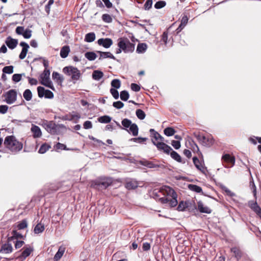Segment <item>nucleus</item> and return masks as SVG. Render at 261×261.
<instances>
[{"label": "nucleus", "mask_w": 261, "mask_h": 261, "mask_svg": "<svg viewBox=\"0 0 261 261\" xmlns=\"http://www.w3.org/2000/svg\"><path fill=\"white\" fill-rule=\"evenodd\" d=\"M8 107L7 105L0 106V113L4 114L7 113Z\"/></svg>", "instance_id": "nucleus-63"}, {"label": "nucleus", "mask_w": 261, "mask_h": 261, "mask_svg": "<svg viewBox=\"0 0 261 261\" xmlns=\"http://www.w3.org/2000/svg\"><path fill=\"white\" fill-rule=\"evenodd\" d=\"M147 138H142V137H138V138H134L130 139V141H134L135 142H138L139 143H143L145 141L147 140Z\"/></svg>", "instance_id": "nucleus-51"}, {"label": "nucleus", "mask_w": 261, "mask_h": 261, "mask_svg": "<svg viewBox=\"0 0 261 261\" xmlns=\"http://www.w3.org/2000/svg\"><path fill=\"white\" fill-rule=\"evenodd\" d=\"M44 225L41 223L37 224L34 229V232L36 234H39L42 232L44 230Z\"/></svg>", "instance_id": "nucleus-34"}, {"label": "nucleus", "mask_w": 261, "mask_h": 261, "mask_svg": "<svg viewBox=\"0 0 261 261\" xmlns=\"http://www.w3.org/2000/svg\"><path fill=\"white\" fill-rule=\"evenodd\" d=\"M193 163L194 164V165L195 166V167H196V168L197 169H198L199 170L201 171L202 172H203V167L202 166V165H201L200 161L199 160V159H198L197 157L196 156H194L193 158Z\"/></svg>", "instance_id": "nucleus-29"}, {"label": "nucleus", "mask_w": 261, "mask_h": 261, "mask_svg": "<svg viewBox=\"0 0 261 261\" xmlns=\"http://www.w3.org/2000/svg\"><path fill=\"white\" fill-rule=\"evenodd\" d=\"M44 96L46 98H52L54 97V94L51 91L45 90Z\"/></svg>", "instance_id": "nucleus-61"}, {"label": "nucleus", "mask_w": 261, "mask_h": 261, "mask_svg": "<svg viewBox=\"0 0 261 261\" xmlns=\"http://www.w3.org/2000/svg\"><path fill=\"white\" fill-rule=\"evenodd\" d=\"M95 39V34L93 32L89 33L85 35V41L87 42H92Z\"/></svg>", "instance_id": "nucleus-33"}, {"label": "nucleus", "mask_w": 261, "mask_h": 261, "mask_svg": "<svg viewBox=\"0 0 261 261\" xmlns=\"http://www.w3.org/2000/svg\"><path fill=\"white\" fill-rule=\"evenodd\" d=\"M129 95L128 92L126 90L122 91L120 92V97L123 101H127L129 98Z\"/></svg>", "instance_id": "nucleus-41"}, {"label": "nucleus", "mask_w": 261, "mask_h": 261, "mask_svg": "<svg viewBox=\"0 0 261 261\" xmlns=\"http://www.w3.org/2000/svg\"><path fill=\"white\" fill-rule=\"evenodd\" d=\"M52 77L54 80H56L58 84H61L63 81L64 78L63 76L60 75L58 72L54 71L52 74Z\"/></svg>", "instance_id": "nucleus-28"}, {"label": "nucleus", "mask_w": 261, "mask_h": 261, "mask_svg": "<svg viewBox=\"0 0 261 261\" xmlns=\"http://www.w3.org/2000/svg\"><path fill=\"white\" fill-rule=\"evenodd\" d=\"M152 5V0H147L144 6L145 10H149L151 8Z\"/></svg>", "instance_id": "nucleus-58"}, {"label": "nucleus", "mask_w": 261, "mask_h": 261, "mask_svg": "<svg viewBox=\"0 0 261 261\" xmlns=\"http://www.w3.org/2000/svg\"><path fill=\"white\" fill-rule=\"evenodd\" d=\"M33 248L31 247H27L22 252L21 255L19 256L20 258H25L27 257L30 255L31 253L33 251Z\"/></svg>", "instance_id": "nucleus-31"}, {"label": "nucleus", "mask_w": 261, "mask_h": 261, "mask_svg": "<svg viewBox=\"0 0 261 261\" xmlns=\"http://www.w3.org/2000/svg\"><path fill=\"white\" fill-rule=\"evenodd\" d=\"M138 186L137 181L134 180L127 181L125 184V187L128 190L135 189Z\"/></svg>", "instance_id": "nucleus-23"}, {"label": "nucleus", "mask_w": 261, "mask_h": 261, "mask_svg": "<svg viewBox=\"0 0 261 261\" xmlns=\"http://www.w3.org/2000/svg\"><path fill=\"white\" fill-rule=\"evenodd\" d=\"M112 118L108 115H104L99 117L98 118V120L101 123H108L111 122Z\"/></svg>", "instance_id": "nucleus-35"}, {"label": "nucleus", "mask_w": 261, "mask_h": 261, "mask_svg": "<svg viewBox=\"0 0 261 261\" xmlns=\"http://www.w3.org/2000/svg\"><path fill=\"white\" fill-rule=\"evenodd\" d=\"M171 144L175 149H178L181 146L179 141L172 140Z\"/></svg>", "instance_id": "nucleus-57"}, {"label": "nucleus", "mask_w": 261, "mask_h": 261, "mask_svg": "<svg viewBox=\"0 0 261 261\" xmlns=\"http://www.w3.org/2000/svg\"><path fill=\"white\" fill-rule=\"evenodd\" d=\"M24 28L22 27H17L16 29V33L18 35H23L24 32Z\"/></svg>", "instance_id": "nucleus-64"}, {"label": "nucleus", "mask_w": 261, "mask_h": 261, "mask_svg": "<svg viewBox=\"0 0 261 261\" xmlns=\"http://www.w3.org/2000/svg\"><path fill=\"white\" fill-rule=\"evenodd\" d=\"M131 89L135 92H138L140 90V86L135 83H132L130 85Z\"/></svg>", "instance_id": "nucleus-60"}, {"label": "nucleus", "mask_w": 261, "mask_h": 261, "mask_svg": "<svg viewBox=\"0 0 261 261\" xmlns=\"http://www.w3.org/2000/svg\"><path fill=\"white\" fill-rule=\"evenodd\" d=\"M23 96L26 100L30 101L32 98V93L30 90L26 89L23 93Z\"/></svg>", "instance_id": "nucleus-39"}, {"label": "nucleus", "mask_w": 261, "mask_h": 261, "mask_svg": "<svg viewBox=\"0 0 261 261\" xmlns=\"http://www.w3.org/2000/svg\"><path fill=\"white\" fill-rule=\"evenodd\" d=\"M101 19L106 23H111L113 20L111 16L108 14H103L101 16Z\"/></svg>", "instance_id": "nucleus-42"}, {"label": "nucleus", "mask_w": 261, "mask_h": 261, "mask_svg": "<svg viewBox=\"0 0 261 261\" xmlns=\"http://www.w3.org/2000/svg\"><path fill=\"white\" fill-rule=\"evenodd\" d=\"M81 118V116L79 114L75 113L70 115V121H73L74 123H77Z\"/></svg>", "instance_id": "nucleus-49"}, {"label": "nucleus", "mask_w": 261, "mask_h": 261, "mask_svg": "<svg viewBox=\"0 0 261 261\" xmlns=\"http://www.w3.org/2000/svg\"><path fill=\"white\" fill-rule=\"evenodd\" d=\"M31 130L33 136L35 138H40L42 136V132L40 127L36 125L32 124Z\"/></svg>", "instance_id": "nucleus-16"}, {"label": "nucleus", "mask_w": 261, "mask_h": 261, "mask_svg": "<svg viewBox=\"0 0 261 261\" xmlns=\"http://www.w3.org/2000/svg\"><path fill=\"white\" fill-rule=\"evenodd\" d=\"M188 207V203L187 202H185L184 201H181L178 204L177 210L178 211H185L186 208Z\"/></svg>", "instance_id": "nucleus-38"}, {"label": "nucleus", "mask_w": 261, "mask_h": 261, "mask_svg": "<svg viewBox=\"0 0 261 261\" xmlns=\"http://www.w3.org/2000/svg\"><path fill=\"white\" fill-rule=\"evenodd\" d=\"M50 148V146L46 144H42L41 147H40L38 152L41 154H43L45 153L49 148Z\"/></svg>", "instance_id": "nucleus-44"}, {"label": "nucleus", "mask_w": 261, "mask_h": 261, "mask_svg": "<svg viewBox=\"0 0 261 261\" xmlns=\"http://www.w3.org/2000/svg\"><path fill=\"white\" fill-rule=\"evenodd\" d=\"M136 115L138 119L143 120L145 119L146 114L141 109H137L136 111Z\"/></svg>", "instance_id": "nucleus-40"}, {"label": "nucleus", "mask_w": 261, "mask_h": 261, "mask_svg": "<svg viewBox=\"0 0 261 261\" xmlns=\"http://www.w3.org/2000/svg\"><path fill=\"white\" fill-rule=\"evenodd\" d=\"M24 73H22V74H17V73H16V74H14L12 76V81L15 83H18L19 82V81H21V77H22V75H24Z\"/></svg>", "instance_id": "nucleus-46"}, {"label": "nucleus", "mask_w": 261, "mask_h": 261, "mask_svg": "<svg viewBox=\"0 0 261 261\" xmlns=\"http://www.w3.org/2000/svg\"><path fill=\"white\" fill-rule=\"evenodd\" d=\"M84 128L85 129H90L92 127V124L90 121H86L83 124Z\"/></svg>", "instance_id": "nucleus-62"}, {"label": "nucleus", "mask_w": 261, "mask_h": 261, "mask_svg": "<svg viewBox=\"0 0 261 261\" xmlns=\"http://www.w3.org/2000/svg\"><path fill=\"white\" fill-rule=\"evenodd\" d=\"M110 93L115 99H117L119 98V92L118 90L114 88H111L110 89Z\"/></svg>", "instance_id": "nucleus-55"}, {"label": "nucleus", "mask_w": 261, "mask_h": 261, "mask_svg": "<svg viewBox=\"0 0 261 261\" xmlns=\"http://www.w3.org/2000/svg\"><path fill=\"white\" fill-rule=\"evenodd\" d=\"M122 129L126 130L128 133L132 134L133 136H137L138 134L139 128L136 123H132V121L127 118L122 119L121 121Z\"/></svg>", "instance_id": "nucleus-7"}, {"label": "nucleus", "mask_w": 261, "mask_h": 261, "mask_svg": "<svg viewBox=\"0 0 261 261\" xmlns=\"http://www.w3.org/2000/svg\"><path fill=\"white\" fill-rule=\"evenodd\" d=\"M147 45L145 43H139L137 47L136 52L138 54H143L147 49Z\"/></svg>", "instance_id": "nucleus-25"}, {"label": "nucleus", "mask_w": 261, "mask_h": 261, "mask_svg": "<svg viewBox=\"0 0 261 261\" xmlns=\"http://www.w3.org/2000/svg\"><path fill=\"white\" fill-rule=\"evenodd\" d=\"M20 45L22 47V50L19 56L20 59H23L25 58L27 54L29 48V45L28 43L24 42H21L20 43Z\"/></svg>", "instance_id": "nucleus-14"}, {"label": "nucleus", "mask_w": 261, "mask_h": 261, "mask_svg": "<svg viewBox=\"0 0 261 261\" xmlns=\"http://www.w3.org/2000/svg\"><path fill=\"white\" fill-rule=\"evenodd\" d=\"M65 251V247L64 246H60L58 249V251L56 253L54 257L55 261L59 260L63 256Z\"/></svg>", "instance_id": "nucleus-22"}, {"label": "nucleus", "mask_w": 261, "mask_h": 261, "mask_svg": "<svg viewBox=\"0 0 261 261\" xmlns=\"http://www.w3.org/2000/svg\"><path fill=\"white\" fill-rule=\"evenodd\" d=\"M188 187L190 190L195 192L198 193H201L202 192V188L200 187L195 185L190 184V185H189Z\"/></svg>", "instance_id": "nucleus-37"}, {"label": "nucleus", "mask_w": 261, "mask_h": 261, "mask_svg": "<svg viewBox=\"0 0 261 261\" xmlns=\"http://www.w3.org/2000/svg\"><path fill=\"white\" fill-rule=\"evenodd\" d=\"M113 181V178L111 177H101L92 181L91 184V186L98 190H102L111 186Z\"/></svg>", "instance_id": "nucleus-6"}, {"label": "nucleus", "mask_w": 261, "mask_h": 261, "mask_svg": "<svg viewBox=\"0 0 261 261\" xmlns=\"http://www.w3.org/2000/svg\"><path fill=\"white\" fill-rule=\"evenodd\" d=\"M250 189L252 190V192L253 193V195L255 197H256V188L253 179L250 181Z\"/></svg>", "instance_id": "nucleus-54"}, {"label": "nucleus", "mask_w": 261, "mask_h": 261, "mask_svg": "<svg viewBox=\"0 0 261 261\" xmlns=\"http://www.w3.org/2000/svg\"><path fill=\"white\" fill-rule=\"evenodd\" d=\"M97 43L99 45H101L104 47L108 48L110 47L113 44V41L110 38H100L98 40Z\"/></svg>", "instance_id": "nucleus-13"}, {"label": "nucleus", "mask_w": 261, "mask_h": 261, "mask_svg": "<svg viewBox=\"0 0 261 261\" xmlns=\"http://www.w3.org/2000/svg\"><path fill=\"white\" fill-rule=\"evenodd\" d=\"M197 204L198 209L200 213L206 214H210L211 213V210L208 207L204 206L202 201H198Z\"/></svg>", "instance_id": "nucleus-20"}, {"label": "nucleus", "mask_w": 261, "mask_h": 261, "mask_svg": "<svg viewBox=\"0 0 261 261\" xmlns=\"http://www.w3.org/2000/svg\"><path fill=\"white\" fill-rule=\"evenodd\" d=\"M159 192L165 196L160 198V201L162 203L168 204L171 207H175L177 205L178 203L177 194L172 188L169 186H163Z\"/></svg>", "instance_id": "nucleus-1"}, {"label": "nucleus", "mask_w": 261, "mask_h": 261, "mask_svg": "<svg viewBox=\"0 0 261 261\" xmlns=\"http://www.w3.org/2000/svg\"><path fill=\"white\" fill-rule=\"evenodd\" d=\"M166 5V3L165 1H160L157 2L154 5V8L156 9H160L163 7H164Z\"/></svg>", "instance_id": "nucleus-48"}, {"label": "nucleus", "mask_w": 261, "mask_h": 261, "mask_svg": "<svg viewBox=\"0 0 261 261\" xmlns=\"http://www.w3.org/2000/svg\"><path fill=\"white\" fill-rule=\"evenodd\" d=\"M4 145L6 149L12 153H16L22 148V144L17 140L13 136H7L5 138Z\"/></svg>", "instance_id": "nucleus-3"}, {"label": "nucleus", "mask_w": 261, "mask_h": 261, "mask_svg": "<svg viewBox=\"0 0 261 261\" xmlns=\"http://www.w3.org/2000/svg\"><path fill=\"white\" fill-rule=\"evenodd\" d=\"M92 76L93 80L99 81L103 77V73L101 71L95 70L93 71Z\"/></svg>", "instance_id": "nucleus-26"}, {"label": "nucleus", "mask_w": 261, "mask_h": 261, "mask_svg": "<svg viewBox=\"0 0 261 261\" xmlns=\"http://www.w3.org/2000/svg\"><path fill=\"white\" fill-rule=\"evenodd\" d=\"M195 137L202 145L206 147H211L214 143V140L211 135L205 136L197 134L195 135Z\"/></svg>", "instance_id": "nucleus-10"}, {"label": "nucleus", "mask_w": 261, "mask_h": 261, "mask_svg": "<svg viewBox=\"0 0 261 261\" xmlns=\"http://www.w3.org/2000/svg\"><path fill=\"white\" fill-rule=\"evenodd\" d=\"M13 248L12 245L8 243L3 245L0 249V252L2 253L8 254L12 252Z\"/></svg>", "instance_id": "nucleus-18"}, {"label": "nucleus", "mask_w": 261, "mask_h": 261, "mask_svg": "<svg viewBox=\"0 0 261 261\" xmlns=\"http://www.w3.org/2000/svg\"><path fill=\"white\" fill-rule=\"evenodd\" d=\"M142 164L149 168H164V166L162 164H155L153 162L149 161H144Z\"/></svg>", "instance_id": "nucleus-17"}, {"label": "nucleus", "mask_w": 261, "mask_h": 261, "mask_svg": "<svg viewBox=\"0 0 261 261\" xmlns=\"http://www.w3.org/2000/svg\"><path fill=\"white\" fill-rule=\"evenodd\" d=\"M70 50L69 46L65 45L63 46L60 50V56L62 58H66L68 56Z\"/></svg>", "instance_id": "nucleus-24"}, {"label": "nucleus", "mask_w": 261, "mask_h": 261, "mask_svg": "<svg viewBox=\"0 0 261 261\" xmlns=\"http://www.w3.org/2000/svg\"><path fill=\"white\" fill-rule=\"evenodd\" d=\"M111 84L114 89H117L120 87L121 82L118 79H114L112 81Z\"/></svg>", "instance_id": "nucleus-43"}, {"label": "nucleus", "mask_w": 261, "mask_h": 261, "mask_svg": "<svg viewBox=\"0 0 261 261\" xmlns=\"http://www.w3.org/2000/svg\"><path fill=\"white\" fill-rule=\"evenodd\" d=\"M63 72L69 76L72 81L77 80L81 75L80 70L73 66H66L63 69Z\"/></svg>", "instance_id": "nucleus-8"}, {"label": "nucleus", "mask_w": 261, "mask_h": 261, "mask_svg": "<svg viewBox=\"0 0 261 261\" xmlns=\"http://www.w3.org/2000/svg\"><path fill=\"white\" fill-rule=\"evenodd\" d=\"M230 251L233 253L234 257L237 259L240 260L243 255V252L238 247H233L230 249Z\"/></svg>", "instance_id": "nucleus-15"}, {"label": "nucleus", "mask_w": 261, "mask_h": 261, "mask_svg": "<svg viewBox=\"0 0 261 261\" xmlns=\"http://www.w3.org/2000/svg\"><path fill=\"white\" fill-rule=\"evenodd\" d=\"M118 46L116 54H120L122 51L124 53H132L135 49V44L132 43L127 38H119L118 40Z\"/></svg>", "instance_id": "nucleus-4"}, {"label": "nucleus", "mask_w": 261, "mask_h": 261, "mask_svg": "<svg viewBox=\"0 0 261 261\" xmlns=\"http://www.w3.org/2000/svg\"><path fill=\"white\" fill-rule=\"evenodd\" d=\"M152 143L155 145L160 151H163L164 153L169 154L172 150V148L164 143L165 139L159 133L154 129L151 128L149 130Z\"/></svg>", "instance_id": "nucleus-2"}, {"label": "nucleus", "mask_w": 261, "mask_h": 261, "mask_svg": "<svg viewBox=\"0 0 261 261\" xmlns=\"http://www.w3.org/2000/svg\"><path fill=\"white\" fill-rule=\"evenodd\" d=\"M85 57L89 61H94L97 57L96 54L93 51H88L85 54Z\"/></svg>", "instance_id": "nucleus-32"}, {"label": "nucleus", "mask_w": 261, "mask_h": 261, "mask_svg": "<svg viewBox=\"0 0 261 261\" xmlns=\"http://www.w3.org/2000/svg\"><path fill=\"white\" fill-rule=\"evenodd\" d=\"M37 91H38V96L40 98L43 97L44 96L45 92V89L43 87L39 86L37 88Z\"/></svg>", "instance_id": "nucleus-52"}, {"label": "nucleus", "mask_w": 261, "mask_h": 261, "mask_svg": "<svg viewBox=\"0 0 261 261\" xmlns=\"http://www.w3.org/2000/svg\"><path fill=\"white\" fill-rule=\"evenodd\" d=\"M249 205L250 207L255 213L260 207L258 205L257 202L255 201L254 202L249 201Z\"/></svg>", "instance_id": "nucleus-47"}, {"label": "nucleus", "mask_w": 261, "mask_h": 261, "mask_svg": "<svg viewBox=\"0 0 261 261\" xmlns=\"http://www.w3.org/2000/svg\"><path fill=\"white\" fill-rule=\"evenodd\" d=\"M96 52L99 54V60L106 58H111L116 60L115 57L110 52H103L101 51H97Z\"/></svg>", "instance_id": "nucleus-21"}, {"label": "nucleus", "mask_w": 261, "mask_h": 261, "mask_svg": "<svg viewBox=\"0 0 261 261\" xmlns=\"http://www.w3.org/2000/svg\"><path fill=\"white\" fill-rule=\"evenodd\" d=\"M43 126L47 132L53 135L59 134L66 130V127L63 124H56L53 121H44Z\"/></svg>", "instance_id": "nucleus-5"}, {"label": "nucleus", "mask_w": 261, "mask_h": 261, "mask_svg": "<svg viewBox=\"0 0 261 261\" xmlns=\"http://www.w3.org/2000/svg\"><path fill=\"white\" fill-rule=\"evenodd\" d=\"M21 238H22V235L21 233L17 232V230H13L12 231V236L8 238V242H10L14 239H17Z\"/></svg>", "instance_id": "nucleus-27"}, {"label": "nucleus", "mask_w": 261, "mask_h": 261, "mask_svg": "<svg viewBox=\"0 0 261 261\" xmlns=\"http://www.w3.org/2000/svg\"><path fill=\"white\" fill-rule=\"evenodd\" d=\"M6 43L8 47L10 49H14L17 45V40L12 38L11 37H8L6 40Z\"/></svg>", "instance_id": "nucleus-19"}, {"label": "nucleus", "mask_w": 261, "mask_h": 261, "mask_svg": "<svg viewBox=\"0 0 261 261\" xmlns=\"http://www.w3.org/2000/svg\"><path fill=\"white\" fill-rule=\"evenodd\" d=\"M113 106L117 109H120L123 108L124 103L121 101H117L113 103Z\"/></svg>", "instance_id": "nucleus-56"}, {"label": "nucleus", "mask_w": 261, "mask_h": 261, "mask_svg": "<svg viewBox=\"0 0 261 261\" xmlns=\"http://www.w3.org/2000/svg\"><path fill=\"white\" fill-rule=\"evenodd\" d=\"M5 97L4 101L8 104L13 103L17 99V92L15 90L11 89L3 95Z\"/></svg>", "instance_id": "nucleus-11"}, {"label": "nucleus", "mask_w": 261, "mask_h": 261, "mask_svg": "<svg viewBox=\"0 0 261 261\" xmlns=\"http://www.w3.org/2000/svg\"><path fill=\"white\" fill-rule=\"evenodd\" d=\"M221 189H222V190H223L224 191H225V192L226 193V194L230 196V197H233L236 195V194L231 192L230 190H229L226 187H225V186H221Z\"/></svg>", "instance_id": "nucleus-50"}, {"label": "nucleus", "mask_w": 261, "mask_h": 261, "mask_svg": "<svg viewBox=\"0 0 261 261\" xmlns=\"http://www.w3.org/2000/svg\"><path fill=\"white\" fill-rule=\"evenodd\" d=\"M14 67L12 65L5 66L3 69V72L6 74H11L13 72Z\"/></svg>", "instance_id": "nucleus-45"}, {"label": "nucleus", "mask_w": 261, "mask_h": 261, "mask_svg": "<svg viewBox=\"0 0 261 261\" xmlns=\"http://www.w3.org/2000/svg\"><path fill=\"white\" fill-rule=\"evenodd\" d=\"M27 226L28 223L27 220H23L17 225V228L18 229H23L26 228Z\"/></svg>", "instance_id": "nucleus-53"}, {"label": "nucleus", "mask_w": 261, "mask_h": 261, "mask_svg": "<svg viewBox=\"0 0 261 261\" xmlns=\"http://www.w3.org/2000/svg\"><path fill=\"white\" fill-rule=\"evenodd\" d=\"M175 133V129L171 127H166L164 130V134L168 137H170V136H172L174 135Z\"/></svg>", "instance_id": "nucleus-36"}, {"label": "nucleus", "mask_w": 261, "mask_h": 261, "mask_svg": "<svg viewBox=\"0 0 261 261\" xmlns=\"http://www.w3.org/2000/svg\"><path fill=\"white\" fill-rule=\"evenodd\" d=\"M221 160L223 163H226L225 165H224L225 168L232 167L235 164L234 156L229 154H224L222 156Z\"/></svg>", "instance_id": "nucleus-12"}, {"label": "nucleus", "mask_w": 261, "mask_h": 261, "mask_svg": "<svg viewBox=\"0 0 261 261\" xmlns=\"http://www.w3.org/2000/svg\"><path fill=\"white\" fill-rule=\"evenodd\" d=\"M50 70L49 69L44 70L43 73L40 75L41 84L47 87L54 90V87L51 81L50 80Z\"/></svg>", "instance_id": "nucleus-9"}, {"label": "nucleus", "mask_w": 261, "mask_h": 261, "mask_svg": "<svg viewBox=\"0 0 261 261\" xmlns=\"http://www.w3.org/2000/svg\"><path fill=\"white\" fill-rule=\"evenodd\" d=\"M170 154L171 157L176 161L179 163L182 162L181 158L180 155L175 151L173 150V149L169 153Z\"/></svg>", "instance_id": "nucleus-30"}, {"label": "nucleus", "mask_w": 261, "mask_h": 261, "mask_svg": "<svg viewBox=\"0 0 261 261\" xmlns=\"http://www.w3.org/2000/svg\"><path fill=\"white\" fill-rule=\"evenodd\" d=\"M22 36L25 39H29L31 38L32 36V31L30 30L27 29L24 31Z\"/></svg>", "instance_id": "nucleus-59"}]
</instances>
